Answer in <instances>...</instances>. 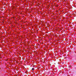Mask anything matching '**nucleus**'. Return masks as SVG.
Here are the masks:
<instances>
[{
  "instance_id": "nucleus-1",
  "label": "nucleus",
  "mask_w": 76,
  "mask_h": 76,
  "mask_svg": "<svg viewBox=\"0 0 76 76\" xmlns=\"http://www.w3.org/2000/svg\"><path fill=\"white\" fill-rule=\"evenodd\" d=\"M34 70V68H32V70Z\"/></svg>"
}]
</instances>
